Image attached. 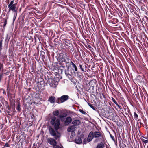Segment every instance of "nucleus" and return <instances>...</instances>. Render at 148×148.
Segmentation results:
<instances>
[{"label": "nucleus", "mask_w": 148, "mask_h": 148, "mask_svg": "<svg viewBox=\"0 0 148 148\" xmlns=\"http://www.w3.org/2000/svg\"><path fill=\"white\" fill-rule=\"evenodd\" d=\"M13 1H11L8 4V7L9 8L8 11L6 16H8L7 19L8 18L9 14L10 11H12L13 12V22L14 23L16 19L17 14V10L18 8L16 7V3H13Z\"/></svg>", "instance_id": "1"}, {"label": "nucleus", "mask_w": 148, "mask_h": 148, "mask_svg": "<svg viewBox=\"0 0 148 148\" xmlns=\"http://www.w3.org/2000/svg\"><path fill=\"white\" fill-rule=\"evenodd\" d=\"M51 123L52 125H53L56 130H58L59 128L60 121L58 119H56L55 117H53L51 121Z\"/></svg>", "instance_id": "2"}, {"label": "nucleus", "mask_w": 148, "mask_h": 148, "mask_svg": "<svg viewBox=\"0 0 148 148\" xmlns=\"http://www.w3.org/2000/svg\"><path fill=\"white\" fill-rule=\"evenodd\" d=\"M59 62L61 65L66 64L67 65L70 62V59L69 58L66 57L61 56L58 57Z\"/></svg>", "instance_id": "3"}, {"label": "nucleus", "mask_w": 148, "mask_h": 148, "mask_svg": "<svg viewBox=\"0 0 148 148\" xmlns=\"http://www.w3.org/2000/svg\"><path fill=\"white\" fill-rule=\"evenodd\" d=\"M49 131L50 134L56 139H58L61 136L60 133L57 131H55L54 129L51 127H49Z\"/></svg>", "instance_id": "4"}, {"label": "nucleus", "mask_w": 148, "mask_h": 148, "mask_svg": "<svg viewBox=\"0 0 148 148\" xmlns=\"http://www.w3.org/2000/svg\"><path fill=\"white\" fill-rule=\"evenodd\" d=\"M67 69L65 71V74L68 77L69 79L71 81V82H73V79L72 75V73L69 71V67L66 65Z\"/></svg>", "instance_id": "5"}, {"label": "nucleus", "mask_w": 148, "mask_h": 148, "mask_svg": "<svg viewBox=\"0 0 148 148\" xmlns=\"http://www.w3.org/2000/svg\"><path fill=\"white\" fill-rule=\"evenodd\" d=\"M61 112L60 114H59V112H53V114L56 116H58V117L62 119V118L66 116L67 115L66 113Z\"/></svg>", "instance_id": "6"}, {"label": "nucleus", "mask_w": 148, "mask_h": 148, "mask_svg": "<svg viewBox=\"0 0 148 148\" xmlns=\"http://www.w3.org/2000/svg\"><path fill=\"white\" fill-rule=\"evenodd\" d=\"M47 142L51 145L55 146L57 144L56 141L53 138H50L47 139Z\"/></svg>", "instance_id": "7"}, {"label": "nucleus", "mask_w": 148, "mask_h": 148, "mask_svg": "<svg viewBox=\"0 0 148 148\" xmlns=\"http://www.w3.org/2000/svg\"><path fill=\"white\" fill-rule=\"evenodd\" d=\"M94 137L95 138L101 137L103 138L102 134L99 131H95L93 132Z\"/></svg>", "instance_id": "8"}, {"label": "nucleus", "mask_w": 148, "mask_h": 148, "mask_svg": "<svg viewBox=\"0 0 148 148\" xmlns=\"http://www.w3.org/2000/svg\"><path fill=\"white\" fill-rule=\"evenodd\" d=\"M69 97L68 95H64L61 96L60 97L61 102L62 103L66 101L68 99Z\"/></svg>", "instance_id": "9"}, {"label": "nucleus", "mask_w": 148, "mask_h": 148, "mask_svg": "<svg viewBox=\"0 0 148 148\" xmlns=\"http://www.w3.org/2000/svg\"><path fill=\"white\" fill-rule=\"evenodd\" d=\"M75 127L74 126H71L68 127L67 131L69 132H72V134L74 135L75 132L74 131L75 130Z\"/></svg>", "instance_id": "10"}, {"label": "nucleus", "mask_w": 148, "mask_h": 148, "mask_svg": "<svg viewBox=\"0 0 148 148\" xmlns=\"http://www.w3.org/2000/svg\"><path fill=\"white\" fill-rule=\"evenodd\" d=\"M94 137L93 132L92 131L89 134L87 138V140L88 142H90Z\"/></svg>", "instance_id": "11"}, {"label": "nucleus", "mask_w": 148, "mask_h": 148, "mask_svg": "<svg viewBox=\"0 0 148 148\" xmlns=\"http://www.w3.org/2000/svg\"><path fill=\"white\" fill-rule=\"evenodd\" d=\"M48 101L51 103H54L56 102V98L53 96L50 97L48 99Z\"/></svg>", "instance_id": "12"}, {"label": "nucleus", "mask_w": 148, "mask_h": 148, "mask_svg": "<svg viewBox=\"0 0 148 148\" xmlns=\"http://www.w3.org/2000/svg\"><path fill=\"white\" fill-rule=\"evenodd\" d=\"M71 118L70 117H68L66 118V120L65 121V123L66 125H68L71 122Z\"/></svg>", "instance_id": "13"}, {"label": "nucleus", "mask_w": 148, "mask_h": 148, "mask_svg": "<svg viewBox=\"0 0 148 148\" xmlns=\"http://www.w3.org/2000/svg\"><path fill=\"white\" fill-rule=\"evenodd\" d=\"M75 143L77 144L81 143H82L81 138L79 137H77L75 139Z\"/></svg>", "instance_id": "14"}, {"label": "nucleus", "mask_w": 148, "mask_h": 148, "mask_svg": "<svg viewBox=\"0 0 148 148\" xmlns=\"http://www.w3.org/2000/svg\"><path fill=\"white\" fill-rule=\"evenodd\" d=\"M80 121L78 120H75L73 121L72 123L75 126L79 125L80 123Z\"/></svg>", "instance_id": "15"}, {"label": "nucleus", "mask_w": 148, "mask_h": 148, "mask_svg": "<svg viewBox=\"0 0 148 148\" xmlns=\"http://www.w3.org/2000/svg\"><path fill=\"white\" fill-rule=\"evenodd\" d=\"M104 146L103 143L101 142L97 144L96 147V148H103L104 147Z\"/></svg>", "instance_id": "16"}, {"label": "nucleus", "mask_w": 148, "mask_h": 148, "mask_svg": "<svg viewBox=\"0 0 148 148\" xmlns=\"http://www.w3.org/2000/svg\"><path fill=\"white\" fill-rule=\"evenodd\" d=\"M21 106L20 105V104L19 103H18V104L17 105V106L16 107V109L18 111H20L21 110Z\"/></svg>", "instance_id": "17"}, {"label": "nucleus", "mask_w": 148, "mask_h": 148, "mask_svg": "<svg viewBox=\"0 0 148 148\" xmlns=\"http://www.w3.org/2000/svg\"><path fill=\"white\" fill-rule=\"evenodd\" d=\"M56 102L58 104L62 103L61 101V99H60V97L56 99Z\"/></svg>", "instance_id": "18"}, {"label": "nucleus", "mask_w": 148, "mask_h": 148, "mask_svg": "<svg viewBox=\"0 0 148 148\" xmlns=\"http://www.w3.org/2000/svg\"><path fill=\"white\" fill-rule=\"evenodd\" d=\"M112 100L113 102L118 106L119 107V105L116 101L115 100V99L113 97L112 98Z\"/></svg>", "instance_id": "19"}, {"label": "nucleus", "mask_w": 148, "mask_h": 148, "mask_svg": "<svg viewBox=\"0 0 148 148\" xmlns=\"http://www.w3.org/2000/svg\"><path fill=\"white\" fill-rule=\"evenodd\" d=\"M10 38L8 37V35L7 34L6 36V37L5 40V42L8 43V42Z\"/></svg>", "instance_id": "20"}, {"label": "nucleus", "mask_w": 148, "mask_h": 148, "mask_svg": "<svg viewBox=\"0 0 148 148\" xmlns=\"http://www.w3.org/2000/svg\"><path fill=\"white\" fill-rule=\"evenodd\" d=\"M88 105L90 106V107L92 108L94 110H95L94 107L93 106L92 104L90 103H88Z\"/></svg>", "instance_id": "21"}, {"label": "nucleus", "mask_w": 148, "mask_h": 148, "mask_svg": "<svg viewBox=\"0 0 148 148\" xmlns=\"http://www.w3.org/2000/svg\"><path fill=\"white\" fill-rule=\"evenodd\" d=\"M72 66V67H73V68H74L75 71L76 72H77L78 71V69H77V68L76 66V65L75 64Z\"/></svg>", "instance_id": "22"}, {"label": "nucleus", "mask_w": 148, "mask_h": 148, "mask_svg": "<svg viewBox=\"0 0 148 148\" xmlns=\"http://www.w3.org/2000/svg\"><path fill=\"white\" fill-rule=\"evenodd\" d=\"M134 118L135 119H137L138 118V115L135 113L134 112Z\"/></svg>", "instance_id": "23"}, {"label": "nucleus", "mask_w": 148, "mask_h": 148, "mask_svg": "<svg viewBox=\"0 0 148 148\" xmlns=\"http://www.w3.org/2000/svg\"><path fill=\"white\" fill-rule=\"evenodd\" d=\"M79 65L80 68L81 69V71H84V69L83 68H82V66L81 64H79Z\"/></svg>", "instance_id": "24"}, {"label": "nucleus", "mask_w": 148, "mask_h": 148, "mask_svg": "<svg viewBox=\"0 0 148 148\" xmlns=\"http://www.w3.org/2000/svg\"><path fill=\"white\" fill-rule=\"evenodd\" d=\"M7 19H5V21L4 22V23L3 24V27H5L6 25L7 24Z\"/></svg>", "instance_id": "25"}, {"label": "nucleus", "mask_w": 148, "mask_h": 148, "mask_svg": "<svg viewBox=\"0 0 148 148\" xmlns=\"http://www.w3.org/2000/svg\"><path fill=\"white\" fill-rule=\"evenodd\" d=\"M142 140L143 141V142L144 143H148V140H145V139H143Z\"/></svg>", "instance_id": "26"}, {"label": "nucleus", "mask_w": 148, "mask_h": 148, "mask_svg": "<svg viewBox=\"0 0 148 148\" xmlns=\"http://www.w3.org/2000/svg\"><path fill=\"white\" fill-rule=\"evenodd\" d=\"M2 40H1L0 42V48H1L2 46Z\"/></svg>", "instance_id": "27"}, {"label": "nucleus", "mask_w": 148, "mask_h": 148, "mask_svg": "<svg viewBox=\"0 0 148 148\" xmlns=\"http://www.w3.org/2000/svg\"><path fill=\"white\" fill-rule=\"evenodd\" d=\"M70 61L71 62V64L72 65V66H73V65H75V64L73 63V62L72 61H71L70 59Z\"/></svg>", "instance_id": "28"}, {"label": "nucleus", "mask_w": 148, "mask_h": 148, "mask_svg": "<svg viewBox=\"0 0 148 148\" xmlns=\"http://www.w3.org/2000/svg\"><path fill=\"white\" fill-rule=\"evenodd\" d=\"M54 148H62V147H60L59 146L57 145L56 147H55Z\"/></svg>", "instance_id": "29"}, {"label": "nucleus", "mask_w": 148, "mask_h": 148, "mask_svg": "<svg viewBox=\"0 0 148 148\" xmlns=\"http://www.w3.org/2000/svg\"><path fill=\"white\" fill-rule=\"evenodd\" d=\"M4 146L6 147H8L9 146V145L8 144V143H6L4 145Z\"/></svg>", "instance_id": "30"}, {"label": "nucleus", "mask_w": 148, "mask_h": 148, "mask_svg": "<svg viewBox=\"0 0 148 148\" xmlns=\"http://www.w3.org/2000/svg\"><path fill=\"white\" fill-rule=\"evenodd\" d=\"M3 68V65L1 64L0 65V71L1 70V69Z\"/></svg>", "instance_id": "31"}, {"label": "nucleus", "mask_w": 148, "mask_h": 148, "mask_svg": "<svg viewBox=\"0 0 148 148\" xmlns=\"http://www.w3.org/2000/svg\"><path fill=\"white\" fill-rule=\"evenodd\" d=\"M102 112V111H101V112H98L99 114H103L102 112Z\"/></svg>", "instance_id": "32"}, {"label": "nucleus", "mask_w": 148, "mask_h": 148, "mask_svg": "<svg viewBox=\"0 0 148 148\" xmlns=\"http://www.w3.org/2000/svg\"><path fill=\"white\" fill-rule=\"evenodd\" d=\"M82 113L84 114H86V112H81Z\"/></svg>", "instance_id": "33"}, {"label": "nucleus", "mask_w": 148, "mask_h": 148, "mask_svg": "<svg viewBox=\"0 0 148 148\" xmlns=\"http://www.w3.org/2000/svg\"><path fill=\"white\" fill-rule=\"evenodd\" d=\"M77 75L79 76H80V72H77Z\"/></svg>", "instance_id": "34"}, {"label": "nucleus", "mask_w": 148, "mask_h": 148, "mask_svg": "<svg viewBox=\"0 0 148 148\" xmlns=\"http://www.w3.org/2000/svg\"><path fill=\"white\" fill-rule=\"evenodd\" d=\"M42 56H44V55L45 54V53L44 52H42Z\"/></svg>", "instance_id": "35"}, {"label": "nucleus", "mask_w": 148, "mask_h": 148, "mask_svg": "<svg viewBox=\"0 0 148 148\" xmlns=\"http://www.w3.org/2000/svg\"><path fill=\"white\" fill-rule=\"evenodd\" d=\"M10 112H9V111L8 112V115H10Z\"/></svg>", "instance_id": "36"}, {"label": "nucleus", "mask_w": 148, "mask_h": 148, "mask_svg": "<svg viewBox=\"0 0 148 148\" xmlns=\"http://www.w3.org/2000/svg\"><path fill=\"white\" fill-rule=\"evenodd\" d=\"M120 109H121L122 108H121V106H120L119 105V107H118Z\"/></svg>", "instance_id": "37"}, {"label": "nucleus", "mask_w": 148, "mask_h": 148, "mask_svg": "<svg viewBox=\"0 0 148 148\" xmlns=\"http://www.w3.org/2000/svg\"><path fill=\"white\" fill-rule=\"evenodd\" d=\"M33 103H35V102H32V101L31 102V103H31V104H32Z\"/></svg>", "instance_id": "38"}, {"label": "nucleus", "mask_w": 148, "mask_h": 148, "mask_svg": "<svg viewBox=\"0 0 148 148\" xmlns=\"http://www.w3.org/2000/svg\"><path fill=\"white\" fill-rule=\"evenodd\" d=\"M79 111H83L81 109H79Z\"/></svg>", "instance_id": "39"}, {"label": "nucleus", "mask_w": 148, "mask_h": 148, "mask_svg": "<svg viewBox=\"0 0 148 148\" xmlns=\"http://www.w3.org/2000/svg\"><path fill=\"white\" fill-rule=\"evenodd\" d=\"M88 47L90 48H91V47L90 45H88Z\"/></svg>", "instance_id": "40"}, {"label": "nucleus", "mask_w": 148, "mask_h": 148, "mask_svg": "<svg viewBox=\"0 0 148 148\" xmlns=\"http://www.w3.org/2000/svg\"><path fill=\"white\" fill-rule=\"evenodd\" d=\"M102 115H103V116H105V115H104V114H103Z\"/></svg>", "instance_id": "41"}, {"label": "nucleus", "mask_w": 148, "mask_h": 148, "mask_svg": "<svg viewBox=\"0 0 148 148\" xmlns=\"http://www.w3.org/2000/svg\"><path fill=\"white\" fill-rule=\"evenodd\" d=\"M13 1V3H14V0H12V1Z\"/></svg>", "instance_id": "42"}, {"label": "nucleus", "mask_w": 148, "mask_h": 148, "mask_svg": "<svg viewBox=\"0 0 148 148\" xmlns=\"http://www.w3.org/2000/svg\"><path fill=\"white\" fill-rule=\"evenodd\" d=\"M107 112L108 113H109V112H108H108Z\"/></svg>", "instance_id": "43"}, {"label": "nucleus", "mask_w": 148, "mask_h": 148, "mask_svg": "<svg viewBox=\"0 0 148 148\" xmlns=\"http://www.w3.org/2000/svg\"><path fill=\"white\" fill-rule=\"evenodd\" d=\"M111 138H114V137H113V136H112H112H111Z\"/></svg>", "instance_id": "44"}, {"label": "nucleus", "mask_w": 148, "mask_h": 148, "mask_svg": "<svg viewBox=\"0 0 148 148\" xmlns=\"http://www.w3.org/2000/svg\"><path fill=\"white\" fill-rule=\"evenodd\" d=\"M63 68H64V67H65V66H63Z\"/></svg>", "instance_id": "45"}, {"label": "nucleus", "mask_w": 148, "mask_h": 148, "mask_svg": "<svg viewBox=\"0 0 148 148\" xmlns=\"http://www.w3.org/2000/svg\"><path fill=\"white\" fill-rule=\"evenodd\" d=\"M121 112V114H123V113L122 112Z\"/></svg>", "instance_id": "46"}, {"label": "nucleus", "mask_w": 148, "mask_h": 148, "mask_svg": "<svg viewBox=\"0 0 148 148\" xmlns=\"http://www.w3.org/2000/svg\"><path fill=\"white\" fill-rule=\"evenodd\" d=\"M132 106L133 107V106L132 105Z\"/></svg>", "instance_id": "47"}, {"label": "nucleus", "mask_w": 148, "mask_h": 148, "mask_svg": "<svg viewBox=\"0 0 148 148\" xmlns=\"http://www.w3.org/2000/svg\"><path fill=\"white\" fill-rule=\"evenodd\" d=\"M50 85L51 86V84H50Z\"/></svg>", "instance_id": "48"}]
</instances>
